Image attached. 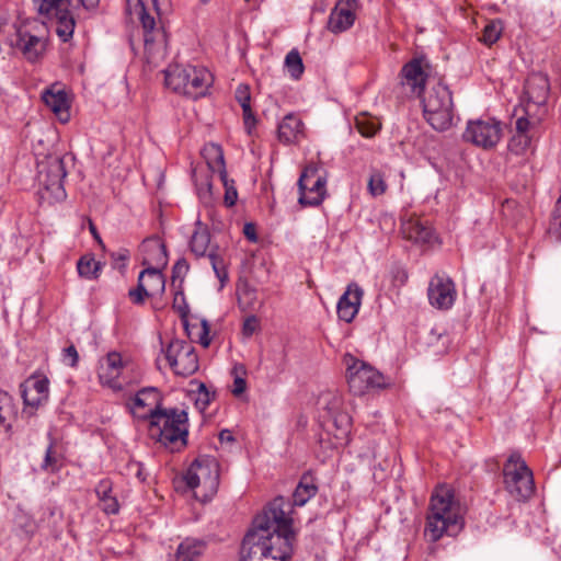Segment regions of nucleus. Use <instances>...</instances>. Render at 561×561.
I'll list each match as a JSON object with an SVG mask.
<instances>
[{"label":"nucleus","mask_w":561,"mask_h":561,"mask_svg":"<svg viewBox=\"0 0 561 561\" xmlns=\"http://www.w3.org/2000/svg\"><path fill=\"white\" fill-rule=\"evenodd\" d=\"M172 308L180 316L181 320L183 321V324L186 327L187 317L190 314V308L186 302L185 295L182 290H178L174 294Z\"/></svg>","instance_id":"nucleus-43"},{"label":"nucleus","mask_w":561,"mask_h":561,"mask_svg":"<svg viewBox=\"0 0 561 561\" xmlns=\"http://www.w3.org/2000/svg\"><path fill=\"white\" fill-rule=\"evenodd\" d=\"M198 341H199L201 345L204 347H208L210 344L209 329H208L207 322L205 320L202 322Z\"/></svg>","instance_id":"nucleus-51"},{"label":"nucleus","mask_w":561,"mask_h":561,"mask_svg":"<svg viewBox=\"0 0 561 561\" xmlns=\"http://www.w3.org/2000/svg\"><path fill=\"white\" fill-rule=\"evenodd\" d=\"M12 414H14L13 398L7 391L0 390V428L11 430L8 420Z\"/></svg>","instance_id":"nucleus-38"},{"label":"nucleus","mask_w":561,"mask_h":561,"mask_svg":"<svg viewBox=\"0 0 561 561\" xmlns=\"http://www.w3.org/2000/svg\"><path fill=\"white\" fill-rule=\"evenodd\" d=\"M343 363L346 366L350 390L354 394L363 396L371 389H381L387 386L386 378L381 373L353 355L346 354Z\"/></svg>","instance_id":"nucleus-8"},{"label":"nucleus","mask_w":561,"mask_h":561,"mask_svg":"<svg viewBox=\"0 0 561 561\" xmlns=\"http://www.w3.org/2000/svg\"><path fill=\"white\" fill-rule=\"evenodd\" d=\"M47 26L37 19L18 20L13 23L0 20V38L27 61H37L48 42Z\"/></svg>","instance_id":"nucleus-2"},{"label":"nucleus","mask_w":561,"mask_h":561,"mask_svg":"<svg viewBox=\"0 0 561 561\" xmlns=\"http://www.w3.org/2000/svg\"><path fill=\"white\" fill-rule=\"evenodd\" d=\"M290 504L283 496L275 497L257 514L244 536L239 561H287L293 557L296 533Z\"/></svg>","instance_id":"nucleus-1"},{"label":"nucleus","mask_w":561,"mask_h":561,"mask_svg":"<svg viewBox=\"0 0 561 561\" xmlns=\"http://www.w3.org/2000/svg\"><path fill=\"white\" fill-rule=\"evenodd\" d=\"M79 2L83 9L90 11L99 5L100 0H79Z\"/></svg>","instance_id":"nucleus-57"},{"label":"nucleus","mask_w":561,"mask_h":561,"mask_svg":"<svg viewBox=\"0 0 561 561\" xmlns=\"http://www.w3.org/2000/svg\"><path fill=\"white\" fill-rule=\"evenodd\" d=\"M278 140L284 145L299 142L305 137V124L301 118L294 114H287L277 127Z\"/></svg>","instance_id":"nucleus-25"},{"label":"nucleus","mask_w":561,"mask_h":561,"mask_svg":"<svg viewBox=\"0 0 561 561\" xmlns=\"http://www.w3.org/2000/svg\"><path fill=\"white\" fill-rule=\"evenodd\" d=\"M356 5V0H340L330 13L328 28L337 34L353 26Z\"/></svg>","instance_id":"nucleus-22"},{"label":"nucleus","mask_w":561,"mask_h":561,"mask_svg":"<svg viewBox=\"0 0 561 561\" xmlns=\"http://www.w3.org/2000/svg\"><path fill=\"white\" fill-rule=\"evenodd\" d=\"M236 100L240 104L243 114L244 128L248 134L252 133L255 127L256 119L251 108V94L250 89L245 84H239L234 92Z\"/></svg>","instance_id":"nucleus-32"},{"label":"nucleus","mask_w":561,"mask_h":561,"mask_svg":"<svg viewBox=\"0 0 561 561\" xmlns=\"http://www.w3.org/2000/svg\"><path fill=\"white\" fill-rule=\"evenodd\" d=\"M460 528L461 517L453 491L446 486L437 488L431 497L425 536L435 542L444 535L457 534Z\"/></svg>","instance_id":"nucleus-3"},{"label":"nucleus","mask_w":561,"mask_h":561,"mask_svg":"<svg viewBox=\"0 0 561 561\" xmlns=\"http://www.w3.org/2000/svg\"><path fill=\"white\" fill-rule=\"evenodd\" d=\"M202 3H207L209 0H199Z\"/></svg>","instance_id":"nucleus-64"},{"label":"nucleus","mask_w":561,"mask_h":561,"mask_svg":"<svg viewBox=\"0 0 561 561\" xmlns=\"http://www.w3.org/2000/svg\"><path fill=\"white\" fill-rule=\"evenodd\" d=\"M259 328V319L255 316L248 317L242 327V332L245 336H251Z\"/></svg>","instance_id":"nucleus-49"},{"label":"nucleus","mask_w":561,"mask_h":561,"mask_svg":"<svg viewBox=\"0 0 561 561\" xmlns=\"http://www.w3.org/2000/svg\"><path fill=\"white\" fill-rule=\"evenodd\" d=\"M128 296L131 301L136 305H141L145 302L146 298H151L149 293L146 290L142 284V277H138V285L134 289H129Z\"/></svg>","instance_id":"nucleus-45"},{"label":"nucleus","mask_w":561,"mask_h":561,"mask_svg":"<svg viewBox=\"0 0 561 561\" xmlns=\"http://www.w3.org/2000/svg\"><path fill=\"white\" fill-rule=\"evenodd\" d=\"M129 251L127 249H121L117 252H113L111 257L114 262H122V267H125L126 262L129 260Z\"/></svg>","instance_id":"nucleus-53"},{"label":"nucleus","mask_w":561,"mask_h":561,"mask_svg":"<svg viewBox=\"0 0 561 561\" xmlns=\"http://www.w3.org/2000/svg\"><path fill=\"white\" fill-rule=\"evenodd\" d=\"M202 154L211 175L225 178L227 170L221 147L216 144H207L204 146Z\"/></svg>","instance_id":"nucleus-30"},{"label":"nucleus","mask_w":561,"mask_h":561,"mask_svg":"<svg viewBox=\"0 0 561 561\" xmlns=\"http://www.w3.org/2000/svg\"><path fill=\"white\" fill-rule=\"evenodd\" d=\"M213 82V75L203 66L171 65L164 70L165 85L191 99L205 96Z\"/></svg>","instance_id":"nucleus-5"},{"label":"nucleus","mask_w":561,"mask_h":561,"mask_svg":"<svg viewBox=\"0 0 561 561\" xmlns=\"http://www.w3.org/2000/svg\"><path fill=\"white\" fill-rule=\"evenodd\" d=\"M90 231H91L92 236L94 237V239L99 242V244H101L103 247L102 239H101L100 234L98 233L96 228L93 224H90Z\"/></svg>","instance_id":"nucleus-59"},{"label":"nucleus","mask_w":561,"mask_h":561,"mask_svg":"<svg viewBox=\"0 0 561 561\" xmlns=\"http://www.w3.org/2000/svg\"><path fill=\"white\" fill-rule=\"evenodd\" d=\"M402 233L404 238L416 243H431L435 238L432 227L420 218H410L404 221Z\"/></svg>","instance_id":"nucleus-28"},{"label":"nucleus","mask_w":561,"mask_h":561,"mask_svg":"<svg viewBox=\"0 0 561 561\" xmlns=\"http://www.w3.org/2000/svg\"><path fill=\"white\" fill-rule=\"evenodd\" d=\"M423 114L426 122L438 131L453 126L454 102L449 88L437 82L432 85L422 98Z\"/></svg>","instance_id":"nucleus-7"},{"label":"nucleus","mask_w":561,"mask_h":561,"mask_svg":"<svg viewBox=\"0 0 561 561\" xmlns=\"http://www.w3.org/2000/svg\"><path fill=\"white\" fill-rule=\"evenodd\" d=\"M285 68L289 76L298 80L305 70L302 59L296 49L290 50L285 57Z\"/></svg>","instance_id":"nucleus-39"},{"label":"nucleus","mask_w":561,"mask_h":561,"mask_svg":"<svg viewBox=\"0 0 561 561\" xmlns=\"http://www.w3.org/2000/svg\"><path fill=\"white\" fill-rule=\"evenodd\" d=\"M130 413L139 420L153 421L161 408V396L157 388L147 387L139 390L127 403Z\"/></svg>","instance_id":"nucleus-19"},{"label":"nucleus","mask_w":561,"mask_h":561,"mask_svg":"<svg viewBox=\"0 0 561 561\" xmlns=\"http://www.w3.org/2000/svg\"><path fill=\"white\" fill-rule=\"evenodd\" d=\"M62 362L70 366L76 367L79 362V354L75 345H69L62 351Z\"/></svg>","instance_id":"nucleus-47"},{"label":"nucleus","mask_w":561,"mask_h":561,"mask_svg":"<svg viewBox=\"0 0 561 561\" xmlns=\"http://www.w3.org/2000/svg\"><path fill=\"white\" fill-rule=\"evenodd\" d=\"M328 173L321 167L310 163L298 179V203L301 206H319L327 196Z\"/></svg>","instance_id":"nucleus-10"},{"label":"nucleus","mask_w":561,"mask_h":561,"mask_svg":"<svg viewBox=\"0 0 561 561\" xmlns=\"http://www.w3.org/2000/svg\"><path fill=\"white\" fill-rule=\"evenodd\" d=\"M220 437H221V439H224V438H227V435H225V433L222 432V433H220Z\"/></svg>","instance_id":"nucleus-63"},{"label":"nucleus","mask_w":561,"mask_h":561,"mask_svg":"<svg viewBox=\"0 0 561 561\" xmlns=\"http://www.w3.org/2000/svg\"><path fill=\"white\" fill-rule=\"evenodd\" d=\"M152 2H153V5H154L156 8H158L160 0H152Z\"/></svg>","instance_id":"nucleus-61"},{"label":"nucleus","mask_w":561,"mask_h":561,"mask_svg":"<svg viewBox=\"0 0 561 561\" xmlns=\"http://www.w3.org/2000/svg\"><path fill=\"white\" fill-rule=\"evenodd\" d=\"M355 126L358 133L364 137H373L380 129V123L377 118L368 115H359L355 119Z\"/></svg>","instance_id":"nucleus-37"},{"label":"nucleus","mask_w":561,"mask_h":561,"mask_svg":"<svg viewBox=\"0 0 561 561\" xmlns=\"http://www.w3.org/2000/svg\"><path fill=\"white\" fill-rule=\"evenodd\" d=\"M196 185L199 187L205 186L208 191L211 188V182L208 179V176H205V179H199L197 172L194 174Z\"/></svg>","instance_id":"nucleus-56"},{"label":"nucleus","mask_w":561,"mask_h":561,"mask_svg":"<svg viewBox=\"0 0 561 561\" xmlns=\"http://www.w3.org/2000/svg\"><path fill=\"white\" fill-rule=\"evenodd\" d=\"M128 366L123 362L122 355L117 352H110L100 360L98 376L102 385L113 390H123L127 385L124 374Z\"/></svg>","instance_id":"nucleus-18"},{"label":"nucleus","mask_w":561,"mask_h":561,"mask_svg":"<svg viewBox=\"0 0 561 561\" xmlns=\"http://www.w3.org/2000/svg\"><path fill=\"white\" fill-rule=\"evenodd\" d=\"M149 434L170 451H181L187 445V412L176 408H163L150 422Z\"/></svg>","instance_id":"nucleus-4"},{"label":"nucleus","mask_w":561,"mask_h":561,"mask_svg":"<svg viewBox=\"0 0 561 561\" xmlns=\"http://www.w3.org/2000/svg\"><path fill=\"white\" fill-rule=\"evenodd\" d=\"M550 91V83L547 75L535 72L528 76L525 82L526 105L525 112L527 115L546 113V102Z\"/></svg>","instance_id":"nucleus-17"},{"label":"nucleus","mask_w":561,"mask_h":561,"mask_svg":"<svg viewBox=\"0 0 561 561\" xmlns=\"http://www.w3.org/2000/svg\"><path fill=\"white\" fill-rule=\"evenodd\" d=\"M243 232L250 241H256L255 227L252 224H245Z\"/></svg>","instance_id":"nucleus-55"},{"label":"nucleus","mask_w":561,"mask_h":561,"mask_svg":"<svg viewBox=\"0 0 561 561\" xmlns=\"http://www.w3.org/2000/svg\"><path fill=\"white\" fill-rule=\"evenodd\" d=\"M101 267V263L95 261L94 257L89 254L81 256L77 263L79 275L87 279L98 278Z\"/></svg>","instance_id":"nucleus-36"},{"label":"nucleus","mask_w":561,"mask_h":561,"mask_svg":"<svg viewBox=\"0 0 561 561\" xmlns=\"http://www.w3.org/2000/svg\"><path fill=\"white\" fill-rule=\"evenodd\" d=\"M209 231L205 226L202 225L201 221H197L196 229L194 230V233L190 241L191 251L196 256H204L206 254L208 255L211 267L217 278L220 280L221 285H224L225 282L228 279V272L226 270V265L224 263V260L216 252H214L213 249L209 250Z\"/></svg>","instance_id":"nucleus-16"},{"label":"nucleus","mask_w":561,"mask_h":561,"mask_svg":"<svg viewBox=\"0 0 561 561\" xmlns=\"http://www.w3.org/2000/svg\"><path fill=\"white\" fill-rule=\"evenodd\" d=\"M188 271H190L188 262L184 257L179 259L175 262V264L173 265V268H172V280H173V283L176 282V280L182 283L184 277L188 273Z\"/></svg>","instance_id":"nucleus-46"},{"label":"nucleus","mask_w":561,"mask_h":561,"mask_svg":"<svg viewBox=\"0 0 561 561\" xmlns=\"http://www.w3.org/2000/svg\"><path fill=\"white\" fill-rule=\"evenodd\" d=\"M42 100L61 123H67L70 119V103L64 90L53 85L43 92Z\"/></svg>","instance_id":"nucleus-26"},{"label":"nucleus","mask_w":561,"mask_h":561,"mask_svg":"<svg viewBox=\"0 0 561 561\" xmlns=\"http://www.w3.org/2000/svg\"><path fill=\"white\" fill-rule=\"evenodd\" d=\"M205 391H208V389L206 388V386L204 383H201L198 387V397H202V394H204Z\"/></svg>","instance_id":"nucleus-60"},{"label":"nucleus","mask_w":561,"mask_h":561,"mask_svg":"<svg viewBox=\"0 0 561 561\" xmlns=\"http://www.w3.org/2000/svg\"><path fill=\"white\" fill-rule=\"evenodd\" d=\"M503 31L502 22L500 20L490 21L483 28L481 41L491 46L499 41Z\"/></svg>","instance_id":"nucleus-41"},{"label":"nucleus","mask_w":561,"mask_h":561,"mask_svg":"<svg viewBox=\"0 0 561 561\" xmlns=\"http://www.w3.org/2000/svg\"><path fill=\"white\" fill-rule=\"evenodd\" d=\"M400 75L402 85L409 87L411 92L416 93L417 95L423 92L427 76L422 68L420 59L414 58L407 62L402 67Z\"/></svg>","instance_id":"nucleus-27"},{"label":"nucleus","mask_w":561,"mask_h":561,"mask_svg":"<svg viewBox=\"0 0 561 561\" xmlns=\"http://www.w3.org/2000/svg\"><path fill=\"white\" fill-rule=\"evenodd\" d=\"M95 494L105 514L111 515L119 512L118 501L116 496L113 495V482L111 479L105 478L100 480L95 485Z\"/></svg>","instance_id":"nucleus-31"},{"label":"nucleus","mask_w":561,"mask_h":561,"mask_svg":"<svg viewBox=\"0 0 561 561\" xmlns=\"http://www.w3.org/2000/svg\"><path fill=\"white\" fill-rule=\"evenodd\" d=\"M334 423L341 431V435L339 437H346L351 427V417L345 413H341L334 419Z\"/></svg>","instance_id":"nucleus-48"},{"label":"nucleus","mask_w":561,"mask_h":561,"mask_svg":"<svg viewBox=\"0 0 561 561\" xmlns=\"http://www.w3.org/2000/svg\"><path fill=\"white\" fill-rule=\"evenodd\" d=\"M130 474H134L140 482L146 481L147 476L144 472L142 463L138 461H130L127 466Z\"/></svg>","instance_id":"nucleus-50"},{"label":"nucleus","mask_w":561,"mask_h":561,"mask_svg":"<svg viewBox=\"0 0 561 561\" xmlns=\"http://www.w3.org/2000/svg\"><path fill=\"white\" fill-rule=\"evenodd\" d=\"M363 294V289L357 284L352 283L347 286L344 294L340 297L336 306V312L340 320L345 321L346 323L354 320L358 313Z\"/></svg>","instance_id":"nucleus-23"},{"label":"nucleus","mask_w":561,"mask_h":561,"mask_svg":"<svg viewBox=\"0 0 561 561\" xmlns=\"http://www.w3.org/2000/svg\"><path fill=\"white\" fill-rule=\"evenodd\" d=\"M534 123L527 117H519L515 124V133L508 140L510 152L522 156L531 147Z\"/></svg>","instance_id":"nucleus-24"},{"label":"nucleus","mask_w":561,"mask_h":561,"mask_svg":"<svg viewBox=\"0 0 561 561\" xmlns=\"http://www.w3.org/2000/svg\"><path fill=\"white\" fill-rule=\"evenodd\" d=\"M165 357L172 370L179 376L187 377L198 369V357L195 348L186 341H171L165 351Z\"/></svg>","instance_id":"nucleus-15"},{"label":"nucleus","mask_w":561,"mask_h":561,"mask_svg":"<svg viewBox=\"0 0 561 561\" xmlns=\"http://www.w3.org/2000/svg\"><path fill=\"white\" fill-rule=\"evenodd\" d=\"M141 251L148 255L144 259L142 264H150L151 261H156L158 264H167V250L164 244L158 238L146 239L141 244Z\"/></svg>","instance_id":"nucleus-34"},{"label":"nucleus","mask_w":561,"mask_h":561,"mask_svg":"<svg viewBox=\"0 0 561 561\" xmlns=\"http://www.w3.org/2000/svg\"><path fill=\"white\" fill-rule=\"evenodd\" d=\"M61 466V458L59 454L54 449L53 445H49L45 451V457L42 469L46 472H56Z\"/></svg>","instance_id":"nucleus-42"},{"label":"nucleus","mask_w":561,"mask_h":561,"mask_svg":"<svg viewBox=\"0 0 561 561\" xmlns=\"http://www.w3.org/2000/svg\"><path fill=\"white\" fill-rule=\"evenodd\" d=\"M456 287L446 274H435L428 284L427 296L430 304L440 310L451 308L456 299Z\"/></svg>","instance_id":"nucleus-20"},{"label":"nucleus","mask_w":561,"mask_h":561,"mask_svg":"<svg viewBox=\"0 0 561 561\" xmlns=\"http://www.w3.org/2000/svg\"><path fill=\"white\" fill-rule=\"evenodd\" d=\"M504 484L506 490L518 501L528 500L535 492L533 472L520 455L512 454L504 468Z\"/></svg>","instance_id":"nucleus-9"},{"label":"nucleus","mask_w":561,"mask_h":561,"mask_svg":"<svg viewBox=\"0 0 561 561\" xmlns=\"http://www.w3.org/2000/svg\"><path fill=\"white\" fill-rule=\"evenodd\" d=\"M136 10L144 30L147 59L149 62H154L157 58H162L164 55V33L157 27L154 18L147 12L142 0H137Z\"/></svg>","instance_id":"nucleus-13"},{"label":"nucleus","mask_w":561,"mask_h":561,"mask_svg":"<svg viewBox=\"0 0 561 561\" xmlns=\"http://www.w3.org/2000/svg\"><path fill=\"white\" fill-rule=\"evenodd\" d=\"M220 465L214 456H198L186 469L183 480L199 502L210 501L218 491Z\"/></svg>","instance_id":"nucleus-6"},{"label":"nucleus","mask_w":561,"mask_h":561,"mask_svg":"<svg viewBox=\"0 0 561 561\" xmlns=\"http://www.w3.org/2000/svg\"><path fill=\"white\" fill-rule=\"evenodd\" d=\"M318 492V485L316 483V478L310 473L306 472L301 476L298 485L296 486L293 494V503L283 497L287 503L290 504V511L288 516H290L293 512V506H304L311 497H313Z\"/></svg>","instance_id":"nucleus-29"},{"label":"nucleus","mask_w":561,"mask_h":561,"mask_svg":"<svg viewBox=\"0 0 561 561\" xmlns=\"http://www.w3.org/2000/svg\"><path fill=\"white\" fill-rule=\"evenodd\" d=\"M219 180L225 187V204L226 206L231 207L237 203L238 199V192L234 186V181L230 180L227 173H225V178H219Z\"/></svg>","instance_id":"nucleus-44"},{"label":"nucleus","mask_w":561,"mask_h":561,"mask_svg":"<svg viewBox=\"0 0 561 561\" xmlns=\"http://www.w3.org/2000/svg\"><path fill=\"white\" fill-rule=\"evenodd\" d=\"M252 298H254V291L244 290L243 294L239 296V306L243 309L249 308Z\"/></svg>","instance_id":"nucleus-54"},{"label":"nucleus","mask_w":561,"mask_h":561,"mask_svg":"<svg viewBox=\"0 0 561 561\" xmlns=\"http://www.w3.org/2000/svg\"><path fill=\"white\" fill-rule=\"evenodd\" d=\"M24 405L37 409L47 402L49 397V381L44 376H31L21 385Z\"/></svg>","instance_id":"nucleus-21"},{"label":"nucleus","mask_w":561,"mask_h":561,"mask_svg":"<svg viewBox=\"0 0 561 561\" xmlns=\"http://www.w3.org/2000/svg\"><path fill=\"white\" fill-rule=\"evenodd\" d=\"M210 400H211V394L209 391H205L204 394H202V397H198L197 398V403H202L204 407L208 405L210 403Z\"/></svg>","instance_id":"nucleus-58"},{"label":"nucleus","mask_w":561,"mask_h":561,"mask_svg":"<svg viewBox=\"0 0 561 561\" xmlns=\"http://www.w3.org/2000/svg\"><path fill=\"white\" fill-rule=\"evenodd\" d=\"M138 277H142V284L151 297L164 293L165 279L159 268L149 266L141 271Z\"/></svg>","instance_id":"nucleus-33"},{"label":"nucleus","mask_w":561,"mask_h":561,"mask_svg":"<svg viewBox=\"0 0 561 561\" xmlns=\"http://www.w3.org/2000/svg\"><path fill=\"white\" fill-rule=\"evenodd\" d=\"M39 15L56 22V34L68 42L75 31L76 21L70 11L71 0H33Z\"/></svg>","instance_id":"nucleus-12"},{"label":"nucleus","mask_w":561,"mask_h":561,"mask_svg":"<svg viewBox=\"0 0 561 561\" xmlns=\"http://www.w3.org/2000/svg\"><path fill=\"white\" fill-rule=\"evenodd\" d=\"M205 549V543L196 539H186L178 548L179 561H194Z\"/></svg>","instance_id":"nucleus-35"},{"label":"nucleus","mask_w":561,"mask_h":561,"mask_svg":"<svg viewBox=\"0 0 561 561\" xmlns=\"http://www.w3.org/2000/svg\"><path fill=\"white\" fill-rule=\"evenodd\" d=\"M503 137V126L493 117H481L467 122L462 139L478 148L491 150Z\"/></svg>","instance_id":"nucleus-11"},{"label":"nucleus","mask_w":561,"mask_h":561,"mask_svg":"<svg viewBox=\"0 0 561 561\" xmlns=\"http://www.w3.org/2000/svg\"><path fill=\"white\" fill-rule=\"evenodd\" d=\"M67 176L62 157H49L47 161L38 165V182L56 201L66 198L64 180Z\"/></svg>","instance_id":"nucleus-14"},{"label":"nucleus","mask_w":561,"mask_h":561,"mask_svg":"<svg viewBox=\"0 0 561 561\" xmlns=\"http://www.w3.org/2000/svg\"><path fill=\"white\" fill-rule=\"evenodd\" d=\"M245 389H247L245 379L240 376H236L234 380H233L232 393L238 397V396L242 394L245 391Z\"/></svg>","instance_id":"nucleus-52"},{"label":"nucleus","mask_w":561,"mask_h":561,"mask_svg":"<svg viewBox=\"0 0 561 561\" xmlns=\"http://www.w3.org/2000/svg\"><path fill=\"white\" fill-rule=\"evenodd\" d=\"M367 188H368L369 194L374 197L385 194L387 191V183H386L385 175L380 171L374 170L370 173V176H369V180L367 183Z\"/></svg>","instance_id":"nucleus-40"},{"label":"nucleus","mask_w":561,"mask_h":561,"mask_svg":"<svg viewBox=\"0 0 561 561\" xmlns=\"http://www.w3.org/2000/svg\"><path fill=\"white\" fill-rule=\"evenodd\" d=\"M220 437H221V439H224V438H227V435H225V433L222 432V433H220Z\"/></svg>","instance_id":"nucleus-62"}]
</instances>
